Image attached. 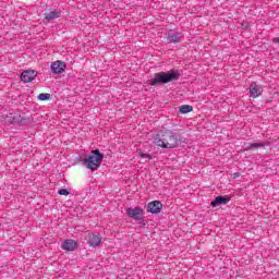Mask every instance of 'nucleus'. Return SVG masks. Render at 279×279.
<instances>
[{"mask_svg":"<svg viewBox=\"0 0 279 279\" xmlns=\"http://www.w3.org/2000/svg\"><path fill=\"white\" fill-rule=\"evenodd\" d=\"M181 143V137L171 130L160 131L154 138V145L161 149H175Z\"/></svg>","mask_w":279,"mask_h":279,"instance_id":"nucleus-1","label":"nucleus"},{"mask_svg":"<svg viewBox=\"0 0 279 279\" xmlns=\"http://www.w3.org/2000/svg\"><path fill=\"white\" fill-rule=\"evenodd\" d=\"M180 75L175 71L170 70L168 72L155 73L153 78L148 80L150 86H158V84H169V82H175L179 80Z\"/></svg>","mask_w":279,"mask_h":279,"instance_id":"nucleus-2","label":"nucleus"},{"mask_svg":"<svg viewBox=\"0 0 279 279\" xmlns=\"http://www.w3.org/2000/svg\"><path fill=\"white\" fill-rule=\"evenodd\" d=\"M104 161V154L99 149L92 150L90 155L84 159V165L89 171H97Z\"/></svg>","mask_w":279,"mask_h":279,"instance_id":"nucleus-3","label":"nucleus"},{"mask_svg":"<svg viewBox=\"0 0 279 279\" xmlns=\"http://www.w3.org/2000/svg\"><path fill=\"white\" fill-rule=\"evenodd\" d=\"M38 75V72L36 70H26L23 71L21 74V82L24 84H29V82H34Z\"/></svg>","mask_w":279,"mask_h":279,"instance_id":"nucleus-4","label":"nucleus"},{"mask_svg":"<svg viewBox=\"0 0 279 279\" xmlns=\"http://www.w3.org/2000/svg\"><path fill=\"white\" fill-rule=\"evenodd\" d=\"M87 243L90 245V247H97L101 245V236L95 233H89L87 235Z\"/></svg>","mask_w":279,"mask_h":279,"instance_id":"nucleus-5","label":"nucleus"},{"mask_svg":"<svg viewBox=\"0 0 279 279\" xmlns=\"http://www.w3.org/2000/svg\"><path fill=\"white\" fill-rule=\"evenodd\" d=\"M230 202V196L225 195V196H217L213 202L211 206L214 208H217V206H226Z\"/></svg>","mask_w":279,"mask_h":279,"instance_id":"nucleus-6","label":"nucleus"},{"mask_svg":"<svg viewBox=\"0 0 279 279\" xmlns=\"http://www.w3.org/2000/svg\"><path fill=\"white\" fill-rule=\"evenodd\" d=\"M64 69H66V64H64V62L62 61H54L51 64V71L54 74L64 73Z\"/></svg>","mask_w":279,"mask_h":279,"instance_id":"nucleus-7","label":"nucleus"},{"mask_svg":"<svg viewBox=\"0 0 279 279\" xmlns=\"http://www.w3.org/2000/svg\"><path fill=\"white\" fill-rule=\"evenodd\" d=\"M250 93L251 97L256 99L257 97H260V95H263V88H260V86H258L256 83H252L250 86Z\"/></svg>","mask_w":279,"mask_h":279,"instance_id":"nucleus-8","label":"nucleus"},{"mask_svg":"<svg viewBox=\"0 0 279 279\" xmlns=\"http://www.w3.org/2000/svg\"><path fill=\"white\" fill-rule=\"evenodd\" d=\"M77 247V242L75 240H65L62 244V250L65 252H73Z\"/></svg>","mask_w":279,"mask_h":279,"instance_id":"nucleus-9","label":"nucleus"},{"mask_svg":"<svg viewBox=\"0 0 279 279\" xmlns=\"http://www.w3.org/2000/svg\"><path fill=\"white\" fill-rule=\"evenodd\" d=\"M182 38V34L171 32L168 34L167 40H169V43H180Z\"/></svg>","mask_w":279,"mask_h":279,"instance_id":"nucleus-10","label":"nucleus"},{"mask_svg":"<svg viewBox=\"0 0 279 279\" xmlns=\"http://www.w3.org/2000/svg\"><path fill=\"white\" fill-rule=\"evenodd\" d=\"M147 210H162V203L160 201H153L148 203Z\"/></svg>","mask_w":279,"mask_h":279,"instance_id":"nucleus-11","label":"nucleus"},{"mask_svg":"<svg viewBox=\"0 0 279 279\" xmlns=\"http://www.w3.org/2000/svg\"><path fill=\"white\" fill-rule=\"evenodd\" d=\"M128 216L132 217L136 221H141V219H143V211L142 210H129Z\"/></svg>","mask_w":279,"mask_h":279,"instance_id":"nucleus-12","label":"nucleus"},{"mask_svg":"<svg viewBox=\"0 0 279 279\" xmlns=\"http://www.w3.org/2000/svg\"><path fill=\"white\" fill-rule=\"evenodd\" d=\"M46 21H54V19H60V11H49L45 14Z\"/></svg>","mask_w":279,"mask_h":279,"instance_id":"nucleus-13","label":"nucleus"},{"mask_svg":"<svg viewBox=\"0 0 279 279\" xmlns=\"http://www.w3.org/2000/svg\"><path fill=\"white\" fill-rule=\"evenodd\" d=\"M181 114H189V112H193V107L190 105H183L179 108Z\"/></svg>","mask_w":279,"mask_h":279,"instance_id":"nucleus-14","label":"nucleus"},{"mask_svg":"<svg viewBox=\"0 0 279 279\" xmlns=\"http://www.w3.org/2000/svg\"><path fill=\"white\" fill-rule=\"evenodd\" d=\"M38 99L39 101H48V99H51V94L41 93L38 95Z\"/></svg>","mask_w":279,"mask_h":279,"instance_id":"nucleus-15","label":"nucleus"},{"mask_svg":"<svg viewBox=\"0 0 279 279\" xmlns=\"http://www.w3.org/2000/svg\"><path fill=\"white\" fill-rule=\"evenodd\" d=\"M140 158H142V163L145 165V162H147V160H145V158H148V160H151V155L145 154V153H140Z\"/></svg>","mask_w":279,"mask_h":279,"instance_id":"nucleus-16","label":"nucleus"},{"mask_svg":"<svg viewBox=\"0 0 279 279\" xmlns=\"http://www.w3.org/2000/svg\"><path fill=\"white\" fill-rule=\"evenodd\" d=\"M265 146V143H253V144H250L246 149H252L254 147H264Z\"/></svg>","mask_w":279,"mask_h":279,"instance_id":"nucleus-17","label":"nucleus"},{"mask_svg":"<svg viewBox=\"0 0 279 279\" xmlns=\"http://www.w3.org/2000/svg\"><path fill=\"white\" fill-rule=\"evenodd\" d=\"M59 195H69V190L66 189L59 190Z\"/></svg>","mask_w":279,"mask_h":279,"instance_id":"nucleus-18","label":"nucleus"},{"mask_svg":"<svg viewBox=\"0 0 279 279\" xmlns=\"http://www.w3.org/2000/svg\"><path fill=\"white\" fill-rule=\"evenodd\" d=\"M150 213H153V215H158V213H160V210H150Z\"/></svg>","mask_w":279,"mask_h":279,"instance_id":"nucleus-19","label":"nucleus"},{"mask_svg":"<svg viewBox=\"0 0 279 279\" xmlns=\"http://www.w3.org/2000/svg\"><path fill=\"white\" fill-rule=\"evenodd\" d=\"M272 40H274V43H279V38H275Z\"/></svg>","mask_w":279,"mask_h":279,"instance_id":"nucleus-20","label":"nucleus"},{"mask_svg":"<svg viewBox=\"0 0 279 279\" xmlns=\"http://www.w3.org/2000/svg\"><path fill=\"white\" fill-rule=\"evenodd\" d=\"M135 210H141V208L136 207Z\"/></svg>","mask_w":279,"mask_h":279,"instance_id":"nucleus-21","label":"nucleus"}]
</instances>
